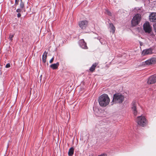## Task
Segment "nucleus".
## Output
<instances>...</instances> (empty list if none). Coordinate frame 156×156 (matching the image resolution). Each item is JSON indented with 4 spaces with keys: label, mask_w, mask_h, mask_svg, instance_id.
<instances>
[{
    "label": "nucleus",
    "mask_w": 156,
    "mask_h": 156,
    "mask_svg": "<svg viewBox=\"0 0 156 156\" xmlns=\"http://www.w3.org/2000/svg\"><path fill=\"white\" fill-rule=\"evenodd\" d=\"M20 1L21 2L20 4V7L21 8H23L24 6V4L22 2V0H20Z\"/></svg>",
    "instance_id": "nucleus-20"
},
{
    "label": "nucleus",
    "mask_w": 156,
    "mask_h": 156,
    "mask_svg": "<svg viewBox=\"0 0 156 156\" xmlns=\"http://www.w3.org/2000/svg\"><path fill=\"white\" fill-rule=\"evenodd\" d=\"M74 149L73 147L70 148L68 152V155L69 156H72L73 154Z\"/></svg>",
    "instance_id": "nucleus-17"
},
{
    "label": "nucleus",
    "mask_w": 156,
    "mask_h": 156,
    "mask_svg": "<svg viewBox=\"0 0 156 156\" xmlns=\"http://www.w3.org/2000/svg\"><path fill=\"white\" fill-rule=\"evenodd\" d=\"M110 99L108 95L103 94L100 96L98 98V102L100 106L102 107L106 106L109 103Z\"/></svg>",
    "instance_id": "nucleus-1"
},
{
    "label": "nucleus",
    "mask_w": 156,
    "mask_h": 156,
    "mask_svg": "<svg viewBox=\"0 0 156 156\" xmlns=\"http://www.w3.org/2000/svg\"><path fill=\"white\" fill-rule=\"evenodd\" d=\"M95 112V114L97 116L102 117L103 116L102 112L103 111L101 110H99L98 108H95L93 109Z\"/></svg>",
    "instance_id": "nucleus-10"
},
{
    "label": "nucleus",
    "mask_w": 156,
    "mask_h": 156,
    "mask_svg": "<svg viewBox=\"0 0 156 156\" xmlns=\"http://www.w3.org/2000/svg\"><path fill=\"white\" fill-rule=\"evenodd\" d=\"M21 15L20 13H18L17 15V16L18 17H20L21 16Z\"/></svg>",
    "instance_id": "nucleus-27"
},
{
    "label": "nucleus",
    "mask_w": 156,
    "mask_h": 156,
    "mask_svg": "<svg viewBox=\"0 0 156 156\" xmlns=\"http://www.w3.org/2000/svg\"><path fill=\"white\" fill-rule=\"evenodd\" d=\"M47 54V53L46 51H45L42 55V59L44 63H45L46 62Z\"/></svg>",
    "instance_id": "nucleus-14"
},
{
    "label": "nucleus",
    "mask_w": 156,
    "mask_h": 156,
    "mask_svg": "<svg viewBox=\"0 0 156 156\" xmlns=\"http://www.w3.org/2000/svg\"><path fill=\"white\" fill-rule=\"evenodd\" d=\"M21 11V10L20 9H17L16 10V12H18L19 13H20V12Z\"/></svg>",
    "instance_id": "nucleus-23"
},
{
    "label": "nucleus",
    "mask_w": 156,
    "mask_h": 156,
    "mask_svg": "<svg viewBox=\"0 0 156 156\" xmlns=\"http://www.w3.org/2000/svg\"><path fill=\"white\" fill-rule=\"evenodd\" d=\"M154 29L155 32H156V23L154 24L153 25Z\"/></svg>",
    "instance_id": "nucleus-24"
},
{
    "label": "nucleus",
    "mask_w": 156,
    "mask_h": 156,
    "mask_svg": "<svg viewBox=\"0 0 156 156\" xmlns=\"http://www.w3.org/2000/svg\"><path fill=\"white\" fill-rule=\"evenodd\" d=\"M153 51V49L152 48L145 49L142 51L141 55L143 56H145L152 54L154 53Z\"/></svg>",
    "instance_id": "nucleus-6"
},
{
    "label": "nucleus",
    "mask_w": 156,
    "mask_h": 156,
    "mask_svg": "<svg viewBox=\"0 0 156 156\" xmlns=\"http://www.w3.org/2000/svg\"><path fill=\"white\" fill-rule=\"evenodd\" d=\"M54 58H52L50 61V63H51L54 60Z\"/></svg>",
    "instance_id": "nucleus-26"
},
{
    "label": "nucleus",
    "mask_w": 156,
    "mask_h": 156,
    "mask_svg": "<svg viewBox=\"0 0 156 156\" xmlns=\"http://www.w3.org/2000/svg\"><path fill=\"white\" fill-rule=\"evenodd\" d=\"M10 67V64L9 63L7 64L5 66V67L6 68H8Z\"/></svg>",
    "instance_id": "nucleus-22"
},
{
    "label": "nucleus",
    "mask_w": 156,
    "mask_h": 156,
    "mask_svg": "<svg viewBox=\"0 0 156 156\" xmlns=\"http://www.w3.org/2000/svg\"><path fill=\"white\" fill-rule=\"evenodd\" d=\"M156 62V59L155 58H152L144 62L147 65H150L154 64Z\"/></svg>",
    "instance_id": "nucleus-11"
},
{
    "label": "nucleus",
    "mask_w": 156,
    "mask_h": 156,
    "mask_svg": "<svg viewBox=\"0 0 156 156\" xmlns=\"http://www.w3.org/2000/svg\"><path fill=\"white\" fill-rule=\"evenodd\" d=\"M87 24L88 22L86 20L81 21L79 23V27L82 29H85Z\"/></svg>",
    "instance_id": "nucleus-9"
},
{
    "label": "nucleus",
    "mask_w": 156,
    "mask_h": 156,
    "mask_svg": "<svg viewBox=\"0 0 156 156\" xmlns=\"http://www.w3.org/2000/svg\"><path fill=\"white\" fill-rule=\"evenodd\" d=\"M141 16L140 15L137 14L133 18L131 21L132 25L133 26H135L138 24L140 21Z\"/></svg>",
    "instance_id": "nucleus-4"
},
{
    "label": "nucleus",
    "mask_w": 156,
    "mask_h": 156,
    "mask_svg": "<svg viewBox=\"0 0 156 156\" xmlns=\"http://www.w3.org/2000/svg\"><path fill=\"white\" fill-rule=\"evenodd\" d=\"M98 156H107V155L106 154H103Z\"/></svg>",
    "instance_id": "nucleus-29"
},
{
    "label": "nucleus",
    "mask_w": 156,
    "mask_h": 156,
    "mask_svg": "<svg viewBox=\"0 0 156 156\" xmlns=\"http://www.w3.org/2000/svg\"><path fill=\"white\" fill-rule=\"evenodd\" d=\"M107 13L109 15H111V13L108 11H107Z\"/></svg>",
    "instance_id": "nucleus-28"
},
{
    "label": "nucleus",
    "mask_w": 156,
    "mask_h": 156,
    "mask_svg": "<svg viewBox=\"0 0 156 156\" xmlns=\"http://www.w3.org/2000/svg\"><path fill=\"white\" fill-rule=\"evenodd\" d=\"M14 35H10L9 36V38L11 41L12 40V39Z\"/></svg>",
    "instance_id": "nucleus-21"
},
{
    "label": "nucleus",
    "mask_w": 156,
    "mask_h": 156,
    "mask_svg": "<svg viewBox=\"0 0 156 156\" xmlns=\"http://www.w3.org/2000/svg\"><path fill=\"white\" fill-rule=\"evenodd\" d=\"M131 109L132 112L135 116L137 115V111L136 108V103L135 101H133L132 103Z\"/></svg>",
    "instance_id": "nucleus-8"
},
{
    "label": "nucleus",
    "mask_w": 156,
    "mask_h": 156,
    "mask_svg": "<svg viewBox=\"0 0 156 156\" xmlns=\"http://www.w3.org/2000/svg\"><path fill=\"white\" fill-rule=\"evenodd\" d=\"M149 20L151 22H156V13H152L149 16Z\"/></svg>",
    "instance_id": "nucleus-13"
},
{
    "label": "nucleus",
    "mask_w": 156,
    "mask_h": 156,
    "mask_svg": "<svg viewBox=\"0 0 156 156\" xmlns=\"http://www.w3.org/2000/svg\"><path fill=\"white\" fill-rule=\"evenodd\" d=\"M149 34V36L150 37L154 38L155 36L154 35V33L152 32L151 31L150 33H147Z\"/></svg>",
    "instance_id": "nucleus-19"
},
{
    "label": "nucleus",
    "mask_w": 156,
    "mask_h": 156,
    "mask_svg": "<svg viewBox=\"0 0 156 156\" xmlns=\"http://www.w3.org/2000/svg\"><path fill=\"white\" fill-rule=\"evenodd\" d=\"M98 65V63H95L93 64L91 67L90 68V70L91 72H93L95 69V67Z\"/></svg>",
    "instance_id": "nucleus-18"
},
{
    "label": "nucleus",
    "mask_w": 156,
    "mask_h": 156,
    "mask_svg": "<svg viewBox=\"0 0 156 156\" xmlns=\"http://www.w3.org/2000/svg\"><path fill=\"white\" fill-rule=\"evenodd\" d=\"M156 82V76L152 75L148 79L147 83L148 84H152Z\"/></svg>",
    "instance_id": "nucleus-7"
},
{
    "label": "nucleus",
    "mask_w": 156,
    "mask_h": 156,
    "mask_svg": "<svg viewBox=\"0 0 156 156\" xmlns=\"http://www.w3.org/2000/svg\"><path fill=\"white\" fill-rule=\"evenodd\" d=\"M79 44L80 47L83 49H87L88 48L86 43L84 42L83 39H81L79 41Z\"/></svg>",
    "instance_id": "nucleus-12"
},
{
    "label": "nucleus",
    "mask_w": 156,
    "mask_h": 156,
    "mask_svg": "<svg viewBox=\"0 0 156 156\" xmlns=\"http://www.w3.org/2000/svg\"><path fill=\"white\" fill-rule=\"evenodd\" d=\"M124 96L120 94H115L113 95L112 101L111 102L112 105L115 103H121L124 100Z\"/></svg>",
    "instance_id": "nucleus-2"
},
{
    "label": "nucleus",
    "mask_w": 156,
    "mask_h": 156,
    "mask_svg": "<svg viewBox=\"0 0 156 156\" xmlns=\"http://www.w3.org/2000/svg\"><path fill=\"white\" fill-rule=\"evenodd\" d=\"M109 28L111 30V32H112L113 34L114 33L115 31V28L112 23H110Z\"/></svg>",
    "instance_id": "nucleus-15"
},
{
    "label": "nucleus",
    "mask_w": 156,
    "mask_h": 156,
    "mask_svg": "<svg viewBox=\"0 0 156 156\" xmlns=\"http://www.w3.org/2000/svg\"><path fill=\"white\" fill-rule=\"evenodd\" d=\"M20 0H15V4L18 5L19 4V2Z\"/></svg>",
    "instance_id": "nucleus-25"
},
{
    "label": "nucleus",
    "mask_w": 156,
    "mask_h": 156,
    "mask_svg": "<svg viewBox=\"0 0 156 156\" xmlns=\"http://www.w3.org/2000/svg\"><path fill=\"white\" fill-rule=\"evenodd\" d=\"M59 65V63L58 62L55 64H51L50 66V67L53 69H55L58 68V66Z\"/></svg>",
    "instance_id": "nucleus-16"
},
{
    "label": "nucleus",
    "mask_w": 156,
    "mask_h": 156,
    "mask_svg": "<svg viewBox=\"0 0 156 156\" xmlns=\"http://www.w3.org/2000/svg\"><path fill=\"white\" fill-rule=\"evenodd\" d=\"M136 122L138 125L142 126H145L147 124L146 118L144 116H141L137 117Z\"/></svg>",
    "instance_id": "nucleus-3"
},
{
    "label": "nucleus",
    "mask_w": 156,
    "mask_h": 156,
    "mask_svg": "<svg viewBox=\"0 0 156 156\" xmlns=\"http://www.w3.org/2000/svg\"><path fill=\"white\" fill-rule=\"evenodd\" d=\"M143 29L146 33H150L152 31V27L149 22H146L144 24Z\"/></svg>",
    "instance_id": "nucleus-5"
}]
</instances>
